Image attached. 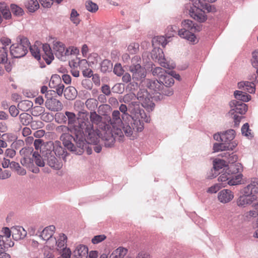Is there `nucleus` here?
<instances>
[{
  "instance_id": "16",
  "label": "nucleus",
  "mask_w": 258,
  "mask_h": 258,
  "mask_svg": "<svg viewBox=\"0 0 258 258\" xmlns=\"http://www.w3.org/2000/svg\"><path fill=\"white\" fill-rule=\"evenodd\" d=\"M55 230V226L50 225L46 227L41 231L38 232L39 237L44 241H46L47 246L50 245V241L54 238L53 237V235Z\"/></svg>"
},
{
  "instance_id": "12",
  "label": "nucleus",
  "mask_w": 258,
  "mask_h": 258,
  "mask_svg": "<svg viewBox=\"0 0 258 258\" xmlns=\"http://www.w3.org/2000/svg\"><path fill=\"white\" fill-rule=\"evenodd\" d=\"M3 235H0V253L5 251L6 248L13 246L14 243L11 241H9L8 238L11 236L12 229L5 227L2 231Z\"/></svg>"
},
{
  "instance_id": "22",
  "label": "nucleus",
  "mask_w": 258,
  "mask_h": 258,
  "mask_svg": "<svg viewBox=\"0 0 258 258\" xmlns=\"http://www.w3.org/2000/svg\"><path fill=\"white\" fill-rule=\"evenodd\" d=\"M226 164V162L224 160L220 159H215L213 161V169L212 170V172H214L213 175L211 176V178H214L218 175V173L223 170V168L228 167Z\"/></svg>"
},
{
  "instance_id": "42",
  "label": "nucleus",
  "mask_w": 258,
  "mask_h": 258,
  "mask_svg": "<svg viewBox=\"0 0 258 258\" xmlns=\"http://www.w3.org/2000/svg\"><path fill=\"white\" fill-rule=\"evenodd\" d=\"M112 63L108 59L103 60L101 63V71L103 73L110 71L112 69Z\"/></svg>"
},
{
  "instance_id": "43",
  "label": "nucleus",
  "mask_w": 258,
  "mask_h": 258,
  "mask_svg": "<svg viewBox=\"0 0 258 258\" xmlns=\"http://www.w3.org/2000/svg\"><path fill=\"white\" fill-rule=\"evenodd\" d=\"M33 162L39 167H43L45 165V162L42 159V157L38 153V152H34L32 154Z\"/></svg>"
},
{
  "instance_id": "23",
  "label": "nucleus",
  "mask_w": 258,
  "mask_h": 258,
  "mask_svg": "<svg viewBox=\"0 0 258 258\" xmlns=\"http://www.w3.org/2000/svg\"><path fill=\"white\" fill-rule=\"evenodd\" d=\"M235 132L234 130L230 129L222 133V142H224L226 145L230 146L234 145L232 142L235 138Z\"/></svg>"
},
{
  "instance_id": "17",
  "label": "nucleus",
  "mask_w": 258,
  "mask_h": 258,
  "mask_svg": "<svg viewBox=\"0 0 258 258\" xmlns=\"http://www.w3.org/2000/svg\"><path fill=\"white\" fill-rule=\"evenodd\" d=\"M53 48L56 56L60 60H64L69 50L66 48L64 44L60 41H54Z\"/></svg>"
},
{
  "instance_id": "19",
  "label": "nucleus",
  "mask_w": 258,
  "mask_h": 258,
  "mask_svg": "<svg viewBox=\"0 0 258 258\" xmlns=\"http://www.w3.org/2000/svg\"><path fill=\"white\" fill-rule=\"evenodd\" d=\"M233 192L228 189L221 190L218 194V200L222 204H227L231 202L234 198Z\"/></svg>"
},
{
  "instance_id": "36",
  "label": "nucleus",
  "mask_w": 258,
  "mask_h": 258,
  "mask_svg": "<svg viewBox=\"0 0 258 258\" xmlns=\"http://www.w3.org/2000/svg\"><path fill=\"white\" fill-rule=\"evenodd\" d=\"M221 155L222 157L227 159L228 163L231 164V165L236 163V162L238 160L237 155L233 152L230 153L229 152H226L222 153Z\"/></svg>"
},
{
  "instance_id": "41",
  "label": "nucleus",
  "mask_w": 258,
  "mask_h": 258,
  "mask_svg": "<svg viewBox=\"0 0 258 258\" xmlns=\"http://www.w3.org/2000/svg\"><path fill=\"white\" fill-rule=\"evenodd\" d=\"M25 5L30 12H34L39 8V5L37 0H29Z\"/></svg>"
},
{
  "instance_id": "51",
  "label": "nucleus",
  "mask_w": 258,
  "mask_h": 258,
  "mask_svg": "<svg viewBox=\"0 0 258 258\" xmlns=\"http://www.w3.org/2000/svg\"><path fill=\"white\" fill-rule=\"evenodd\" d=\"M8 61V52L7 48L0 47V63H4Z\"/></svg>"
},
{
  "instance_id": "2",
  "label": "nucleus",
  "mask_w": 258,
  "mask_h": 258,
  "mask_svg": "<svg viewBox=\"0 0 258 258\" xmlns=\"http://www.w3.org/2000/svg\"><path fill=\"white\" fill-rule=\"evenodd\" d=\"M65 115L68 119V125L73 127L74 131L81 136V140L85 138L89 143L97 142L98 134L95 130L93 125L88 119V113L86 111H80V119L77 121L76 114L72 112L66 111Z\"/></svg>"
},
{
  "instance_id": "57",
  "label": "nucleus",
  "mask_w": 258,
  "mask_h": 258,
  "mask_svg": "<svg viewBox=\"0 0 258 258\" xmlns=\"http://www.w3.org/2000/svg\"><path fill=\"white\" fill-rule=\"evenodd\" d=\"M139 45L137 43H131L127 47L128 51L131 54L136 53L139 50Z\"/></svg>"
},
{
  "instance_id": "33",
  "label": "nucleus",
  "mask_w": 258,
  "mask_h": 258,
  "mask_svg": "<svg viewBox=\"0 0 258 258\" xmlns=\"http://www.w3.org/2000/svg\"><path fill=\"white\" fill-rule=\"evenodd\" d=\"M235 145H232L230 146L226 145L223 142H220V143H214L213 146V150L214 152H218L219 151H222L227 150H233V148Z\"/></svg>"
},
{
  "instance_id": "10",
  "label": "nucleus",
  "mask_w": 258,
  "mask_h": 258,
  "mask_svg": "<svg viewBox=\"0 0 258 258\" xmlns=\"http://www.w3.org/2000/svg\"><path fill=\"white\" fill-rule=\"evenodd\" d=\"M154 48L151 52V57L155 61H157L159 64L165 68L168 69H174L175 64L173 61H168L164 57V54L162 49L158 46H154Z\"/></svg>"
},
{
  "instance_id": "28",
  "label": "nucleus",
  "mask_w": 258,
  "mask_h": 258,
  "mask_svg": "<svg viewBox=\"0 0 258 258\" xmlns=\"http://www.w3.org/2000/svg\"><path fill=\"white\" fill-rule=\"evenodd\" d=\"M47 146L50 148H53L52 151L51 152L56 156L62 155L63 153V148L61 145V143L59 141H56L54 142H50L47 143Z\"/></svg>"
},
{
  "instance_id": "6",
  "label": "nucleus",
  "mask_w": 258,
  "mask_h": 258,
  "mask_svg": "<svg viewBox=\"0 0 258 258\" xmlns=\"http://www.w3.org/2000/svg\"><path fill=\"white\" fill-rule=\"evenodd\" d=\"M192 7L189 10L190 17L197 21L203 23L207 20L204 10L208 12H215L216 8L214 6L203 3L201 0H191Z\"/></svg>"
},
{
  "instance_id": "54",
  "label": "nucleus",
  "mask_w": 258,
  "mask_h": 258,
  "mask_svg": "<svg viewBox=\"0 0 258 258\" xmlns=\"http://www.w3.org/2000/svg\"><path fill=\"white\" fill-rule=\"evenodd\" d=\"M85 104L87 107L92 110L97 107V101L93 98H89L86 100Z\"/></svg>"
},
{
  "instance_id": "18",
  "label": "nucleus",
  "mask_w": 258,
  "mask_h": 258,
  "mask_svg": "<svg viewBox=\"0 0 258 258\" xmlns=\"http://www.w3.org/2000/svg\"><path fill=\"white\" fill-rule=\"evenodd\" d=\"M45 105L48 109L52 111H59L63 108L61 102L59 100L53 98L47 99L45 102Z\"/></svg>"
},
{
  "instance_id": "63",
  "label": "nucleus",
  "mask_w": 258,
  "mask_h": 258,
  "mask_svg": "<svg viewBox=\"0 0 258 258\" xmlns=\"http://www.w3.org/2000/svg\"><path fill=\"white\" fill-rule=\"evenodd\" d=\"M119 112H121L122 113V118H123L125 115H128L131 116V113L129 114L127 113V107L126 105L121 104L119 107Z\"/></svg>"
},
{
  "instance_id": "25",
  "label": "nucleus",
  "mask_w": 258,
  "mask_h": 258,
  "mask_svg": "<svg viewBox=\"0 0 258 258\" xmlns=\"http://www.w3.org/2000/svg\"><path fill=\"white\" fill-rule=\"evenodd\" d=\"M12 234L13 238L18 240L24 238L27 235V232L21 226H14L12 227Z\"/></svg>"
},
{
  "instance_id": "48",
  "label": "nucleus",
  "mask_w": 258,
  "mask_h": 258,
  "mask_svg": "<svg viewBox=\"0 0 258 258\" xmlns=\"http://www.w3.org/2000/svg\"><path fill=\"white\" fill-rule=\"evenodd\" d=\"M33 106L32 102L28 100H25L20 102L18 104V107L22 110H28Z\"/></svg>"
},
{
  "instance_id": "15",
  "label": "nucleus",
  "mask_w": 258,
  "mask_h": 258,
  "mask_svg": "<svg viewBox=\"0 0 258 258\" xmlns=\"http://www.w3.org/2000/svg\"><path fill=\"white\" fill-rule=\"evenodd\" d=\"M142 87H147L152 94L160 93L162 84L157 80L146 79L141 82Z\"/></svg>"
},
{
  "instance_id": "49",
  "label": "nucleus",
  "mask_w": 258,
  "mask_h": 258,
  "mask_svg": "<svg viewBox=\"0 0 258 258\" xmlns=\"http://www.w3.org/2000/svg\"><path fill=\"white\" fill-rule=\"evenodd\" d=\"M168 86H164L162 85V87L160 88V93H158L160 95H164L166 96H170L173 95V91L171 88L168 87Z\"/></svg>"
},
{
  "instance_id": "40",
  "label": "nucleus",
  "mask_w": 258,
  "mask_h": 258,
  "mask_svg": "<svg viewBox=\"0 0 258 258\" xmlns=\"http://www.w3.org/2000/svg\"><path fill=\"white\" fill-rule=\"evenodd\" d=\"M257 199L252 205L253 210L249 212V215L252 217L258 216V194L256 196ZM255 229H258V218L256 220Z\"/></svg>"
},
{
  "instance_id": "53",
  "label": "nucleus",
  "mask_w": 258,
  "mask_h": 258,
  "mask_svg": "<svg viewBox=\"0 0 258 258\" xmlns=\"http://www.w3.org/2000/svg\"><path fill=\"white\" fill-rule=\"evenodd\" d=\"M11 8L12 12L16 16H20L23 15L24 13L23 9L16 5L12 4L11 5Z\"/></svg>"
},
{
  "instance_id": "20",
  "label": "nucleus",
  "mask_w": 258,
  "mask_h": 258,
  "mask_svg": "<svg viewBox=\"0 0 258 258\" xmlns=\"http://www.w3.org/2000/svg\"><path fill=\"white\" fill-rule=\"evenodd\" d=\"M74 258H88V248L84 244H79L76 246L73 252Z\"/></svg>"
},
{
  "instance_id": "47",
  "label": "nucleus",
  "mask_w": 258,
  "mask_h": 258,
  "mask_svg": "<svg viewBox=\"0 0 258 258\" xmlns=\"http://www.w3.org/2000/svg\"><path fill=\"white\" fill-rule=\"evenodd\" d=\"M70 20L71 22L76 25L80 23V19L79 18V14L75 9H72L71 11Z\"/></svg>"
},
{
  "instance_id": "32",
  "label": "nucleus",
  "mask_w": 258,
  "mask_h": 258,
  "mask_svg": "<svg viewBox=\"0 0 258 258\" xmlns=\"http://www.w3.org/2000/svg\"><path fill=\"white\" fill-rule=\"evenodd\" d=\"M169 39L166 38V36H157L154 37L152 39V45L153 46H158V45H161L165 47L167 43L170 41Z\"/></svg>"
},
{
  "instance_id": "4",
  "label": "nucleus",
  "mask_w": 258,
  "mask_h": 258,
  "mask_svg": "<svg viewBox=\"0 0 258 258\" xmlns=\"http://www.w3.org/2000/svg\"><path fill=\"white\" fill-rule=\"evenodd\" d=\"M243 170L242 164L237 163L230 165L228 167L223 168L222 170L218 173L220 174L218 180L221 182L223 186L226 187L227 185H237L241 183L243 175L241 172Z\"/></svg>"
},
{
  "instance_id": "61",
  "label": "nucleus",
  "mask_w": 258,
  "mask_h": 258,
  "mask_svg": "<svg viewBox=\"0 0 258 258\" xmlns=\"http://www.w3.org/2000/svg\"><path fill=\"white\" fill-rule=\"evenodd\" d=\"M251 63L253 67L255 68H258V50H255L252 53Z\"/></svg>"
},
{
  "instance_id": "14",
  "label": "nucleus",
  "mask_w": 258,
  "mask_h": 258,
  "mask_svg": "<svg viewBox=\"0 0 258 258\" xmlns=\"http://www.w3.org/2000/svg\"><path fill=\"white\" fill-rule=\"evenodd\" d=\"M67 237L63 233L59 234L57 238L54 237L50 241V245L48 247L53 249L56 248L58 250H61L62 248L67 247Z\"/></svg>"
},
{
  "instance_id": "27",
  "label": "nucleus",
  "mask_w": 258,
  "mask_h": 258,
  "mask_svg": "<svg viewBox=\"0 0 258 258\" xmlns=\"http://www.w3.org/2000/svg\"><path fill=\"white\" fill-rule=\"evenodd\" d=\"M90 121H89L92 125L93 123L99 125L100 128L102 130V133L101 135L103 136L104 127L102 123L104 122H102V117L97 114L95 111H91L90 114Z\"/></svg>"
},
{
  "instance_id": "55",
  "label": "nucleus",
  "mask_w": 258,
  "mask_h": 258,
  "mask_svg": "<svg viewBox=\"0 0 258 258\" xmlns=\"http://www.w3.org/2000/svg\"><path fill=\"white\" fill-rule=\"evenodd\" d=\"M44 108L41 106H37L33 108L31 113L32 115L34 116H38L44 113Z\"/></svg>"
},
{
  "instance_id": "50",
  "label": "nucleus",
  "mask_w": 258,
  "mask_h": 258,
  "mask_svg": "<svg viewBox=\"0 0 258 258\" xmlns=\"http://www.w3.org/2000/svg\"><path fill=\"white\" fill-rule=\"evenodd\" d=\"M61 83V79L57 75H53L51 77L49 83V86L51 88H55L56 86Z\"/></svg>"
},
{
  "instance_id": "3",
  "label": "nucleus",
  "mask_w": 258,
  "mask_h": 258,
  "mask_svg": "<svg viewBox=\"0 0 258 258\" xmlns=\"http://www.w3.org/2000/svg\"><path fill=\"white\" fill-rule=\"evenodd\" d=\"M122 116L119 111L113 110L111 116L110 117L109 122L102 123L103 125V136L102 139L106 141L105 145L106 147H111L114 143L117 137L121 138L125 133L123 127L128 124H123ZM125 135V134H124Z\"/></svg>"
},
{
  "instance_id": "31",
  "label": "nucleus",
  "mask_w": 258,
  "mask_h": 258,
  "mask_svg": "<svg viewBox=\"0 0 258 258\" xmlns=\"http://www.w3.org/2000/svg\"><path fill=\"white\" fill-rule=\"evenodd\" d=\"M160 83L164 86H171L174 84V79L172 77L170 72L164 73V75H162L159 80Z\"/></svg>"
},
{
  "instance_id": "35",
  "label": "nucleus",
  "mask_w": 258,
  "mask_h": 258,
  "mask_svg": "<svg viewBox=\"0 0 258 258\" xmlns=\"http://www.w3.org/2000/svg\"><path fill=\"white\" fill-rule=\"evenodd\" d=\"M77 95V91L75 87L69 86L67 87L64 91V96L68 100H73Z\"/></svg>"
},
{
  "instance_id": "59",
  "label": "nucleus",
  "mask_w": 258,
  "mask_h": 258,
  "mask_svg": "<svg viewBox=\"0 0 258 258\" xmlns=\"http://www.w3.org/2000/svg\"><path fill=\"white\" fill-rule=\"evenodd\" d=\"M106 238V236L104 234L98 235L94 236L91 241L93 244H96L104 240Z\"/></svg>"
},
{
  "instance_id": "29",
  "label": "nucleus",
  "mask_w": 258,
  "mask_h": 258,
  "mask_svg": "<svg viewBox=\"0 0 258 258\" xmlns=\"http://www.w3.org/2000/svg\"><path fill=\"white\" fill-rule=\"evenodd\" d=\"M47 164L51 168L56 170H59L62 167V164L57 161V159L54 156L52 152L49 153L47 155Z\"/></svg>"
},
{
  "instance_id": "62",
  "label": "nucleus",
  "mask_w": 258,
  "mask_h": 258,
  "mask_svg": "<svg viewBox=\"0 0 258 258\" xmlns=\"http://www.w3.org/2000/svg\"><path fill=\"white\" fill-rule=\"evenodd\" d=\"M165 72H166V71L160 67H156L152 70V74L153 75H157L159 76V79H160L161 76L162 75H164Z\"/></svg>"
},
{
  "instance_id": "52",
  "label": "nucleus",
  "mask_w": 258,
  "mask_h": 258,
  "mask_svg": "<svg viewBox=\"0 0 258 258\" xmlns=\"http://www.w3.org/2000/svg\"><path fill=\"white\" fill-rule=\"evenodd\" d=\"M136 98V95L134 93L131 92L124 95L123 98L119 100L120 102H123L125 103H129Z\"/></svg>"
},
{
  "instance_id": "56",
  "label": "nucleus",
  "mask_w": 258,
  "mask_h": 258,
  "mask_svg": "<svg viewBox=\"0 0 258 258\" xmlns=\"http://www.w3.org/2000/svg\"><path fill=\"white\" fill-rule=\"evenodd\" d=\"M249 130V125L248 123H245L241 127L242 134L248 138L252 137V135Z\"/></svg>"
},
{
  "instance_id": "38",
  "label": "nucleus",
  "mask_w": 258,
  "mask_h": 258,
  "mask_svg": "<svg viewBox=\"0 0 258 258\" xmlns=\"http://www.w3.org/2000/svg\"><path fill=\"white\" fill-rule=\"evenodd\" d=\"M28 48H29L30 51L32 56L37 60H40L42 55V52H41L40 50L42 48V47H39L38 46L35 44L33 46H31L30 45Z\"/></svg>"
},
{
  "instance_id": "9",
  "label": "nucleus",
  "mask_w": 258,
  "mask_h": 258,
  "mask_svg": "<svg viewBox=\"0 0 258 258\" xmlns=\"http://www.w3.org/2000/svg\"><path fill=\"white\" fill-rule=\"evenodd\" d=\"M141 59L139 56L135 55L131 59L128 70L132 74L133 79L136 81L140 80L146 76L145 69L141 66Z\"/></svg>"
},
{
  "instance_id": "5",
  "label": "nucleus",
  "mask_w": 258,
  "mask_h": 258,
  "mask_svg": "<svg viewBox=\"0 0 258 258\" xmlns=\"http://www.w3.org/2000/svg\"><path fill=\"white\" fill-rule=\"evenodd\" d=\"M258 194V180L256 178L251 180L250 183L241 190V195L237 200L238 206L245 207L247 205L253 204L257 199Z\"/></svg>"
},
{
  "instance_id": "26",
  "label": "nucleus",
  "mask_w": 258,
  "mask_h": 258,
  "mask_svg": "<svg viewBox=\"0 0 258 258\" xmlns=\"http://www.w3.org/2000/svg\"><path fill=\"white\" fill-rule=\"evenodd\" d=\"M78 63L80 69L82 70L83 75L84 77L90 78L93 75L91 69L88 68L89 64L86 59H81L79 61Z\"/></svg>"
},
{
  "instance_id": "21",
  "label": "nucleus",
  "mask_w": 258,
  "mask_h": 258,
  "mask_svg": "<svg viewBox=\"0 0 258 258\" xmlns=\"http://www.w3.org/2000/svg\"><path fill=\"white\" fill-rule=\"evenodd\" d=\"M74 138L75 136L73 137L72 134H71L69 133L63 134V135H61L60 136V140L62 142L64 146L72 151H74L76 148L72 142V140H74Z\"/></svg>"
},
{
  "instance_id": "13",
  "label": "nucleus",
  "mask_w": 258,
  "mask_h": 258,
  "mask_svg": "<svg viewBox=\"0 0 258 258\" xmlns=\"http://www.w3.org/2000/svg\"><path fill=\"white\" fill-rule=\"evenodd\" d=\"M230 110L229 113L230 115L238 113L240 114H244L247 111V106L244 103L237 100H231L229 102Z\"/></svg>"
},
{
  "instance_id": "1",
  "label": "nucleus",
  "mask_w": 258,
  "mask_h": 258,
  "mask_svg": "<svg viewBox=\"0 0 258 258\" xmlns=\"http://www.w3.org/2000/svg\"><path fill=\"white\" fill-rule=\"evenodd\" d=\"M139 102L133 101L128 105V111L131 117L133 120L132 126L124 125L123 131L127 137H131L134 132H140L144 128V122H149L150 117L148 115L144 109L140 106V103L142 106L148 110H152L155 104L152 100V96L146 89L140 88L137 95Z\"/></svg>"
},
{
  "instance_id": "8",
  "label": "nucleus",
  "mask_w": 258,
  "mask_h": 258,
  "mask_svg": "<svg viewBox=\"0 0 258 258\" xmlns=\"http://www.w3.org/2000/svg\"><path fill=\"white\" fill-rule=\"evenodd\" d=\"M17 41L10 46V54L14 58H20L27 54L30 43L27 38L22 36L18 37Z\"/></svg>"
},
{
  "instance_id": "45",
  "label": "nucleus",
  "mask_w": 258,
  "mask_h": 258,
  "mask_svg": "<svg viewBox=\"0 0 258 258\" xmlns=\"http://www.w3.org/2000/svg\"><path fill=\"white\" fill-rule=\"evenodd\" d=\"M21 163L22 165L31 168L33 166V159L27 155H24L23 158L21 159Z\"/></svg>"
},
{
  "instance_id": "30",
  "label": "nucleus",
  "mask_w": 258,
  "mask_h": 258,
  "mask_svg": "<svg viewBox=\"0 0 258 258\" xmlns=\"http://www.w3.org/2000/svg\"><path fill=\"white\" fill-rule=\"evenodd\" d=\"M238 87L239 89L245 90L249 93H254L255 91L254 84L247 81H242L238 83Z\"/></svg>"
},
{
  "instance_id": "34",
  "label": "nucleus",
  "mask_w": 258,
  "mask_h": 258,
  "mask_svg": "<svg viewBox=\"0 0 258 258\" xmlns=\"http://www.w3.org/2000/svg\"><path fill=\"white\" fill-rule=\"evenodd\" d=\"M127 252V249L122 247H119L113 250L109 255L108 258H123L126 254Z\"/></svg>"
},
{
  "instance_id": "60",
  "label": "nucleus",
  "mask_w": 258,
  "mask_h": 258,
  "mask_svg": "<svg viewBox=\"0 0 258 258\" xmlns=\"http://www.w3.org/2000/svg\"><path fill=\"white\" fill-rule=\"evenodd\" d=\"M123 70L120 63H116L115 64L113 69V72L118 76H120L123 74Z\"/></svg>"
},
{
  "instance_id": "11",
  "label": "nucleus",
  "mask_w": 258,
  "mask_h": 258,
  "mask_svg": "<svg viewBox=\"0 0 258 258\" xmlns=\"http://www.w3.org/2000/svg\"><path fill=\"white\" fill-rule=\"evenodd\" d=\"M55 131L57 134H60L61 135L70 133L72 135H75L74 141L79 148H83L86 145L87 141L85 138H83V140H81V136L78 135V134L74 131L73 127H70L68 125H61L56 127Z\"/></svg>"
},
{
  "instance_id": "64",
  "label": "nucleus",
  "mask_w": 258,
  "mask_h": 258,
  "mask_svg": "<svg viewBox=\"0 0 258 258\" xmlns=\"http://www.w3.org/2000/svg\"><path fill=\"white\" fill-rule=\"evenodd\" d=\"M61 256L63 258H70L71 255V251L70 248H67V247L62 248L61 250Z\"/></svg>"
},
{
  "instance_id": "46",
  "label": "nucleus",
  "mask_w": 258,
  "mask_h": 258,
  "mask_svg": "<svg viewBox=\"0 0 258 258\" xmlns=\"http://www.w3.org/2000/svg\"><path fill=\"white\" fill-rule=\"evenodd\" d=\"M85 7L86 9L91 13H95L98 10V5L90 0L86 2Z\"/></svg>"
},
{
  "instance_id": "58",
  "label": "nucleus",
  "mask_w": 258,
  "mask_h": 258,
  "mask_svg": "<svg viewBox=\"0 0 258 258\" xmlns=\"http://www.w3.org/2000/svg\"><path fill=\"white\" fill-rule=\"evenodd\" d=\"M222 187H224L222 184L216 183L210 187L208 189L207 192L211 194H214L217 192Z\"/></svg>"
},
{
  "instance_id": "39",
  "label": "nucleus",
  "mask_w": 258,
  "mask_h": 258,
  "mask_svg": "<svg viewBox=\"0 0 258 258\" xmlns=\"http://www.w3.org/2000/svg\"><path fill=\"white\" fill-rule=\"evenodd\" d=\"M20 121L23 125H28L32 122L33 117L27 113H22L19 116Z\"/></svg>"
},
{
  "instance_id": "7",
  "label": "nucleus",
  "mask_w": 258,
  "mask_h": 258,
  "mask_svg": "<svg viewBox=\"0 0 258 258\" xmlns=\"http://www.w3.org/2000/svg\"><path fill=\"white\" fill-rule=\"evenodd\" d=\"M181 27V28L178 31V36L191 43H196L197 38L195 33L200 31L201 30V27L196 25L190 20H184L182 21Z\"/></svg>"
},
{
  "instance_id": "44",
  "label": "nucleus",
  "mask_w": 258,
  "mask_h": 258,
  "mask_svg": "<svg viewBox=\"0 0 258 258\" xmlns=\"http://www.w3.org/2000/svg\"><path fill=\"white\" fill-rule=\"evenodd\" d=\"M177 27L175 25H169L165 30V36L166 38L170 39L176 34Z\"/></svg>"
},
{
  "instance_id": "24",
  "label": "nucleus",
  "mask_w": 258,
  "mask_h": 258,
  "mask_svg": "<svg viewBox=\"0 0 258 258\" xmlns=\"http://www.w3.org/2000/svg\"><path fill=\"white\" fill-rule=\"evenodd\" d=\"M43 53H42L41 56L46 62L49 64L54 59V56L52 52L50 46L48 44H43L42 46Z\"/></svg>"
},
{
  "instance_id": "37",
  "label": "nucleus",
  "mask_w": 258,
  "mask_h": 258,
  "mask_svg": "<svg viewBox=\"0 0 258 258\" xmlns=\"http://www.w3.org/2000/svg\"><path fill=\"white\" fill-rule=\"evenodd\" d=\"M234 96L237 100L243 102H248L251 99V96L241 91L236 90L234 91Z\"/></svg>"
}]
</instances>
